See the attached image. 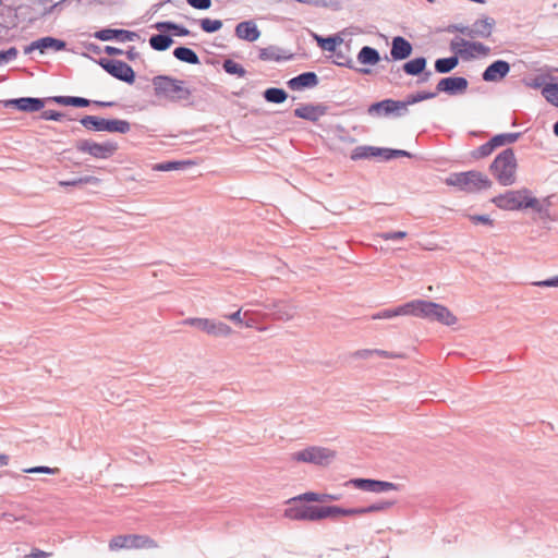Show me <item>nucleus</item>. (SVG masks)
<instances>
[{
	"label": "nucleus",
	"mask_w": 558,
	"mask_h": 558,
	"mask_svg": "<svg viewBox=\"0 0 558 558\" xmlns=\"http://www.w3.org/2000/svg\"><path fill=\"white\" fill-rule=\"evenodd\" d=\"M492 201L500 209L520 210L532 208L534 211L539 214L541 217L549 216L550 203L548 198L541 202L539 199L532 197L531 191L527 189L507 191L504 194L495 196Z\"/></svg>",
	"instance_id": "f257e3e1"
},
{
	"label": "nucleus",
	"mask_w": 558,
	"mask_h": 558,
	"mask_svg": "<svg viewBox=\"0 0 558 558\" xmlns=\"http://www.w3.org/2000/svg\"><path fill=\"white\" fill-rule=\"evenodd\" d=\"M518 162L514 150L506 148L499 153L489 166V171L502 186H509L517 181Z\"/></svg>",
	"instance_id": "f03ea898"
},
{
	"label": "nucleus",
	"mask_w": 558,
	"mask_h": 558,
	"mask_svg": "<svg viewBox=\"0 0 558 558\" xmlns=\"http://www.w3.org/2000/svg\"><path fill=\"white\" fill-rule=\"evenodd\" d=\"M411 316L425 318L451 326L457 323V317L446 306L424 300L411 301Z\"/></svg>",
	"instance_id": "7ed1b4c3"
},
{
	"label": "nucleus",
	"mask_w": 558,
	"mask_h": 558,
	"mask_svg": "<svg viewBox=\"0 0 558 558\" xmlns=\"http://www.w3.org/2000/svg\"><path fill=\"white\" fill-rule=\"evenodd\" d=\"M446 184L449 186H456L466 193H476L482 190L489 189L493 185V182L482 172L470 170L465 172L451 173L446 179Z\"/></svg>",
	"instance_id": "20e7f679"
},
{
	"label": "nucleus",
	"mask_w": 558,
	"mask_h": 558,
	"mask_svg": "<svg viewBox=\"0 0 558 558\" xmlns=\"http://www.w3.org/2000/svg\"><path fill=\"white\" fill-rule=\"evenodd\" d=\"M156 96H162L171 101L187 100L192 92L184 86V81L168 76L157 75L153 78Z\"/></svg>",
	"instance_id": "39448f33"
},
{
	"label": "nucleus",
	"mask_w": 558,
	"mask_h": 558,
	"mask_svg": "<svg viewBox=\"0 0 558 558\" xmlns=\"http://www.w3.org/2000/svg\"><path fill=\"white\" fill-rule=\"evenodd\" d=\"M80 123L92 132H109L126 134L131 130V124L126 120L106 119L98 116H84Z\"/></svg>",
	"instance_id": "423d86ee"
},
{
	"label": "nucleus",
	"mask_w": 558,
	"mask_h": 558,
	"mask_svg": "<svg viewBox=\"0 0 558 558\" xmlns=\"http://www.w3.org/2000/svg\"><path fill=\"white\" fill-rule=\"evenodd\" d=\"M108 547L111 551L122 549H154L158 547V544L147 535L120 534L110 538Z\"/></svg>",
	"instance_id": "0eeeda50"
},
{
	"label": "nucleus",
	"mask_w": 558,
	"mask_h": 558,
	"mask_svg": "<svg viewBox=\"0 0 558 558\" xmlns=\"http://www.w3.org/2000/svg\"><path fill=\"white\" fill-rule=\"evenodd\" d=\"M74 146L77 151L87 154L96 159H109L119 149L118 143L113 141L97 143L93 140H77Z\"/></svg>",
	"instance_id": "6e6552de"
},
{
	"label": "nucleus",
	"mask_w": 558,
	"mask_h": 558,
	"mask_svg": "<svg viewBox=\"0 0 558 558\" xmlns=\"http://www.w3.org/2000/svg\"><path fill=\"white\" fill-rule=\"evenodd\" d=\"M336 457V452L323 447H308L303 450L293 452L291 460L295 462L314 463L317 465H326Z\"/></svg>",
	"instance_id": "1a4fd4ad"
},
{
	"label": "nucleus",
	"mask_w": 558,
	"mask_h": 558,
	"mask_svg": "<svg viewBox=\"0 0 558 558\" xmlns=\"http://www.w3.org/2000/svg\"><path fill=\"white\" fill-rule=\"evenodd\" d=\"M97 63L112 77L132 85L135 82V72L128 63L117 59L100 58Z\"/></svg>",
	"instance_id": "9d476101"
},
{
	"label": "nucleus",
	"mask_w": 558,
	"mask_h": 558,
	"mask_svg": "<svg viewBox=\"0 0 558 558\" xmlns=\"http://www.w3.org/2000/svg\"><path fill=\"white\" fill-rule=\"evenodd\" d=\"M284 517L291 520L319 521L320 507L302 504L301 500H288Z\"/></svg>",
	"instance_id": "9b49d317"
},
{
	"label": "nucleus",
	"mask_w": 558,
	"mask_h": 558,
	"mask_svg": "<svg viewBox=\"0 0 558 558\" xmlns=\"http://www.w3.org/2000/svg\"><path fill=\"white\" fill-rule=\"evenodd\" d=\"M450 50L454 53L453 56H457L458 58L460 57L463 60H470L474 58L472 51L483 56H486L490 52V48L481 41H469L459 37L450 41Z\"/></svg>",
	"instance_id": "f8f14e48"
},
{
	"label": "nucleus",
	"mask_w": 558,
	"mask_h": 558,
	"mask_svg": "<svg viewBox=\"0 0 558 558\" xmlns=\"http://www.w3.org/2000/svg\"><path fill=\"white\" fill-rule=\"evenodd\" d=\"M183 325L197 327L198 329L205 331L211 336H230L232 333V329L225 323L214 322L208 318H187L183 320Z\"/></svg>",
	"instance_id": "ddd939ff"
},
{
	"label": "nucleus",
	"mask_w": 558,
	"mask_h": 558,
	"mask_svg": "<svg viewBox=\"0 0 558 558\" xmlns=\"http://www.w3.org/2000/svg\"><path fill=\"white\" fill-rule=\"evenodd\" d=\"M367 113L372 117H387L390 114L402 117L405 114L401 100L390 98L372 104L367 109Z\"/></svg>",
	"instance_id": "4468645a"
},
{
	"label": "nucleus",
	"mask_w": 558,
	"mask_h": 558,
	"mask_svg": "<svg viewBox=\"0 0 558 558\" xmlns=\"http://www.w3.org/2000/svg\"><path fill=\"white\" fill-rule=\"evenodd\" d=\"M469 87V81L463 76H447L439 80L436 85L437 95L439 93L447 94L449 96L462 95Z\"/></svg>",
	"instance_id": "2eb2a0df"
},
{
	"label": "nucleus",
	"mask_w": 558,
	"mask_h": 558,
	"mask_svg": "<svg viewBox=\"0 0 558 558\" xmlns=\"http://www.w3.org/2000/svg\"><path fill=\"white\" fill-rule=\"evenodd\" d=\"M51 100L62 106H72L76 108H85L89 105H95L101 108H108L116 105L113 101L89 100L87 98L77 96H54L51 98Z\"/></svg>",
	"instance_id": "dca6fc26"
},
{
	"label": "nucleus",
	"mask_w": 558,
	"mask_h": 558,
	"mask_svg": "<svg viewBox=\"0 0 558 558\" xmlns=\"http://www.w3.org/2000/svg\"><path fill=\"white\" fill-rule=\"evenodd\" d=\"M66 47V43L64 40L54 38V37H43L35 41H32L28 46L24 48V53H31L34 50H39L40 53H45L48 49H53L54 51L64 50Z\"/></svg>",
	"instance_id": "f3484780"
},
{
	"label": "nucleus",
	"mask_w": 558,
	"mask_h": 558,
	"mask_svg": "<svg viewBox=\"0 0 558 558\" xmlns=\"http://www.w3.org/2000/svg\"><path fill=\"white\" fill-rule=\"evenodd\" d=\"M328 107L324 104H305L294 109L293 114L296 118L311 122H317L320 117L325 116Z\"/></svg>",
	"instance_id": "a211bd4d"
},
{
	"label": "nucleus",
	"mask_w": 558,
	"mask_h": 558,
	"mask_svg": "<svg viewBox=\"0 0 558 558\" xmlns=\"http://www.w3.org/2000/svg\"><path fill=\"white\" fill-rule=\"evenodd\" d=\"M4 107H14L23 112H36L44 108L45 100L35 97H21L3 101Z\"/></svg>",
	"instance_id": "6ab92c4d"
},
{
	"label": "nucleus",
	"mask_w": 558,
	"mask_h": 558,
	"mask_svg": "<svg viewBox=\"0 0 558 558\" xmlns=\"http://www.w3.org/2000/svg\"><path fill=\"white\" fill-rule=\"evenodd\" d=\"M94 37L101 41L117 39L124 43L137 39L138 35L137 33L128 29L104 28L95 32Z\"/></svg>",
	"instance_id": "aec40b11"
},
{
	"label": "nucleus",
	"mask_w": 558,
	"mask_h": 558,
	"mask_svg": "<svg viewBox=\"0 0 558 558\" xmlns=\"http://www.w3.org/2000/svg\"><path fill=\"white\" fill-rule=\"evenodd\" d=\"M510 72V64L505 60H496L492 62L482 73L485 82H499Z\"/></svg>",
	"instance_id": "412c9836"
},
{
	"label": "nucleus",
	"mask_w": 558,
	"mask_h": 558,
	"mask_svg": "<svg viewBox=\"0 0 558 558\" xmlns=\"http://www.w3.org/2000/svg\"><path fill=\"white\" fill-rule=\"evenodd\" d=\"M413 51L412 44L402 36H396L392 38L390 56L395 61H401L408 59Z\"/></svg>",
	"instance_id": "4be33fe9"
},
{
	"label": "nucleus",
	"mask_w": 558,
	"mask_h": 558,
	"mask_svg": "<svg viewBox=\"0 0 558 558\" xmlns=\"http://www.w3.org/2000/svg\"><path fill=\"white\" fill-rule=\"evenodd\" d=\"M319 78L315 72H303L287 82V85L292 90H303L305 88H313L317 86Z\"/></svg>",
	"instance_id": "5701e85b"
},
{
	"label": "nucleus",
	"mask_w": 558,
	"mask_h": 558,
	"mask_svg": "<svg viewBox=\"0 0 558 558\" xmlns=\"http://www.w3.org/2000/svg\"><path fill=\"white\" fill-rule=\"evenodd\" d=\"M235 36L240 39L254 43L259 38L260 31L254 21H243L235 26Z\"/></svg>",
	"instance_id": "b1692460"
},
{
	"label": "nucleus",
	"mask_w": 558,
	"mask_h": 558,
	"mask_svg": "<svg viewBox=\"0 0 558 558\" xmlns=\"http://www.w3.org/2000/svg\"><path fill=\"white\" fill-rule=\"evenodd\" d=\"M495 20L489 16L483 15L481 19L476 20L471 27L470 38L482 37L488 38L490 37L493 29L495 27Z\"/></svg>",
	"instance_id": "393cba45"
},
{
	"label": "nucleus",
	"mask_w": 558,
	"mask_h": 558,
	"mask_svg": "<svg viewBox=\"0 0 558 558\" xmlns=\"http://www.w3.org/2000/svg\"><path fill=\"white\" fill-rule=\"evenodd\" d=\"M155 29L161 33H171L174 36H187L190 31L182 25L171 21L157 22L153 25Z\"/></svg>",
	"instance_id": "a878e982"
},
{
	"label": "nucleus",
	"mask_w": 558,
	"mask_h": 558,
	"mask_svg": "<svg viewBox=\"0 0 558 558\" xmlns=\"http://www.w3.org/2000/svg\"><path fill=\"white\" fill-rule=\"evenodd\" d=\"M427 60L425 57H417L402 65V70L405 74L411 76H420L426 69Z\"/></svg>",
	"instance_id": "bb28decb"
},
{
	"label": "nucleus",
	"mask_w": 558,
	"mask_h": 558,
	"mask_svg": "<svg viewBox=\"0 0 558 558\" xmlns=\"http://www.w3.org/2000/svg\"><path fill=\"white\" fill-rule=\"evenodd\" d=\"M355 515V508L343 509L338 506H325L320 507V520L331 518L337 519L339 517H352Z\"/></svg>",
	"instance_id": "cd10ccee"
},
{
	"label": "nucleus",
	"mask_w": 558,
	"mask_h": 558,
	"mask_svg": "<svg viewBox=\"0 0 558 558\" xmlns=\"http://www.w3.org/2000/svg\"><path fill=\"white\" fill-rule=\"evenodd\" d=\"M172 44L173 39L169 33L160 32L159 34L151 35L149 38V46L156 51H165L170 48Z\"/></svg>",
	"instance_id": "c85d7f7f"
},
{
	"label": "nucleus",
	"mask_w": 558,
	"mask_h": 558,
	"mask_svg": "<svg viewBox=\"0 0 558 558\" xmlns=\"http://www.w3.org/2000/svg\"><path fill=\"white\" fill-rule=\"evenodd\" d=\"M357 61L365 65H375L380 61V54L377 49L364 46L357 53Z\"/></svg>",
	"instance_id": "c756f323"
},
{
	"label": "nucleus",
	"mask_w": 558,
	"mask_h": 558,
	"mask_svg": "<svg viewBox=\"0 0 558 558\" xmlns=\"http://www.w3.org/2000/svg\"><path fill=\"white\" fill-rule=\"evenodd\" d=\"M380 155V147H374V146H357L355 147L350 155V158L352 160H361V159H369L374 157H379Z\"/></svg>",
	"instance_id": "7c9ffc66"
},
{
	"label": "nucleus",
	"mask_w": 558,
	"mask_h": 558,
	"mask_svg": "<svg viewBox=\"0 0 558 558\" xmlns=\"http://www.w3.org/2000/svg\"><path fill=\"white\" fill-rule=\"evenodd\" d=\"M173 56L179 61H182V62H185L189 64H199L201 63V60H199L197 53L189 47L180 46V47L174 48Z\"/></svg>",
	"instance_id": "2f4dec72"
},
{
	"label": "nucleus",
	"mask_w": 558,
	"mask_h": 558,
	"mask_svg": "<svg viewBox=\"0 0 558 558\" xmlns=\"http://www.w3.org/2000/svg\"><path fill=\"white\" fill-rule=\"evenodd\" d=\"M436 96H437V93L425 92V90L417 92L414 94H409L404 100H401V104H403V111L407 113L408 107L410 105H414V104H417L423 100H428V99L435 98Z\"/></svg>",
	"instance_id": "473e14b6"
},
{
	"label": "nucleus",
	"mask_w": 558,
	"mask_h": 558,
	"mask_svg": "<svg viewBox=\"0 0 558 558\" xmlns=\"http://www.w3.org/2000/svg\"><path fill=\"white\" fill-rule=\"evenodd\" d=\"M459 64V59L457 56H451L448 58H439L435 61V71L440 74L450 73L453 69Z\"/></svg>",
	"instance_id": "72a5a7b5"
},
{
	"label": "nucleus",
	"mask_w": 558,
	"mask_h": 558,
	"mask_svg": "<svg viewBox=\"0 0 558 558\" xmlns=\"http://www.w3.org/2000/svg\"><path fill=\"white\" fill-rule=\"evenodd\" d=\"M192 165H194V162L191 160H173V161L156 163V165H154L153 170L163 171V172L173 171V170H183Z\"/></svg>",
	"instance_id": "f704fd0d"
},
{
	"label": "nucleus",
	"mask_w": 558,
	"mask_h": 558,
	"mask_svg": "<svg viewBox=\"0 0 558 558\" xmlns=\"http://www.w3.org/2000/svg\"><path fill=\"white\" fill-rule=\"evenodd\" d=\"M339 496L337 495H329V494H317L313 492L301 494L296 497H293L292 500H301V501H316V502H325V501H332L338 500Z\"/></svg>",
	"instance_id": "c9c22d12"
},
{
	"label": "nucleus",
	"mask_w": 558,
	"mask_h": 558,
	"mask_svg": "<svg viewBox=\"0 0 558 558\" xmlns=\"http://www.w3.org/2000/svg\"><path fill=\"white\" fill-rule=\"evenodd\" d=\"M263 96L267 102L282 104L287 100L288 93L283 88L269 87L263 93Z\"/></svg>",
	"instance_id": "e433bc0d"
},
{
	"label": "nucleus",
	"mask_w": 558,
	"mask_h": 558,
	"mask_svg": "<svg viewBox=\"0 0 558 558\" xmlns=\"http://www.w3.org/2000/svg\"><path fill=\"white\" fill-rule=\"evenodd\" d=\"M411 302L405 303L395 310H385L373 316L374 319L392 318L400 315H411Z\"/></svg>",
	"instance_id": "4c0bfd02"
},
{
	"label": "nucleus",
	"mask_w": 558,
	"mask_h": 558,
	"mask_svg": "<svg viewBox=\"0 0 558 558\" xmlns=\"http://www.w3.org/2000/svg\"><path fill=\"white\" fill-rule=\"evenodd\" d=\"M318 46L326 51L336 52L337 46L342 43L339 36L319 37L316 36Z\"/></svg>",
	"instance_id": "58836bf2"
},
{
	"label": "nucleus",
	"mask_w": 558,
	"mask_h": 558,
	"mask_svg": "<svg viewBox=\"0 0 558 558\" xmlns=\"http://www.w3.org/2000/svg\"><path fill=\"white\" fill-rule=\"evenodd\" d=\"M3 519L5 522H8L10 524L15 523V522H22L29 526L37 525V522L34 519V517L26 514V513H22L20 515H15L14 513H3Z\"/></svg>",
	"instance_id": "ea45409f"
},
{
	"label": "nucleus",
	"mask_w": 558,
	"mask_h": 558,
	"mask_svg": "<svg viewBox=\"0 0 558 558\" xmlns=\"http://www.w3.org/2000/svg\"><path fill=\"white\" fill-rule=\"evenodd\" d=\"M542 95L551 105L558 107V83H548L542 89Z\"/></svg>",
	"instance_id": "a19ab883"
},
{
	"label": "nucleus",
	"mask_w": 558,
	"mask_h": 558,
	"mask_svg": "<svg viewBox=\"0 0 558 558\" xmlns=\"http://www.w3.org/2000/svg\"><path fill=\"white\" fill-rule=\"evenodd\" d=\"M392 505H393V502H391V501H380V502L371 505L368 507L355 508V515L385 511V510L389 509Z\"/></svg>",
	"instance_id": "79ce46f5"
},
{
	"label": "nucleus",
	"mask_w": 558,
	"mask_h": 558,
	"mask_svg": "<svg viewBox=\"0 0 558 558\" xmlns=\"http://www.w3.org/2000/svg\"><path fill=\"white\" fill-rule=\"evenodd\" d=\"M222 69L231 75H238L240 77L245 76L246 70L242 66V64L235 62L232 59H226L222 63Z\"/></svg>",
	"instance_id": "37998d69"
},
{
	"label": "nucleus",
	"mask_w": 558,
	"mask_h": 558,
	"mask_svg": "<svg viewBox=\"0 0 558 558\" xmlns=\"http://www.w3.org/2000/svg\"><path fill=\"white\" fill-rule=\"evenodd\" d=\"M495 148H497V147L494 144L493 140L490 138L488 142H486L485 144H483V145L478 146L476 149H474L471 153V156L474 159L485 158V157L489 156L494 151Z\"/></svg>",
	"instance_id": "c03bdc74"
},
{
	"label": "nucleus",
	"mask_w": 558,
	"mask_h": 558,
	"mask_svg": "<svg viewBox=\"0 0 558 558\" xmlns=\"http://www.w3.org/2000/svg\"><path fill=\"white\" fill-rule=\"evenodd\" d=\"M521 133H501L492 137L496 147L504 146L506 144H512L518 141Z\"/></svg>",
	"instance_id": "a18cd8bd"
},
{
	"label": "nucleus",
	"mask_w": 558,
	"mask_h": 558,
	"mask_svg": "<svg viewBox=\"0 0 558 558\" xmlns=\"http://www.w3.org/2000/svg\"><path fill=\"white\" fill-rule=\"evenodd\" d=\"M99 182V179L94 175H85L81 178H76L69 181H60V186H78L84 184H96Z\"/></svg>",
	"instance_id": "49530a36"
},
{
	"label": "nucleus",
	"mask_w": 558,
	"mask_h": 558,
	"mask_svg": "<svg viewBox=\"0 0 558 558\" xmlns=\"http://www.w3.org/2000/svg\"><path fill=\"white\" fill-rule=\"evenodd\" d=\"M201 28L205 33H216L222 27V22L220 20H210L208 17L199 20Z\"/></svg>",
	"instance_id": "de8ad7c7"
},
{
	"label": "nucleus",
	"mask_w": 558,
	"mask_h": 558,
	"mask_svg": "<svg viewBox=\"0 0 558 558\" xmlns=\"http://www.w3.org/2000/svg\"><path fill=\"white\" fill-rule=\"evenodd\" d=\"M407 232L393 231V232H379L374 235V241H399L405 238Z\"/></svg>",
	"instance_id": "09e8293b"
},
{
	"label": "nucleus",
	"mask_w": 558,
	"mask_h": 558,
	"mask_svg": "<svg viewBox=\"0 0 558 558\" xmlns=\"http://www.w3.org/2000/svg\"><path fill=\"white\" fill-rule=\"evenodd\" d=\"M348 484H352L354 487L368 492H376V481L375 480H366V478H354L348 482Z\"/></svg>",
	"instance_id": "8fccbe9b"
},
{
	"label": "nucleus",
	"mask_w": 558,
	"mask_h": 558,
	"mask_svg": "<svg viewBox=\"0 0 558 558\" xmlns=\"http://www.w3.org/2000/svg\"><path fill=\"white\" fill-rule=\"evenodd\" d=\"M333 63L339 66L353 69L352 59L342 50H336Z\"/></svg>",
	"instance_id": "3c124183"
},
{
	"label": "nucleus",
	"mask_w": 558,
	"mask_h": 558,
	"mask_svg": "<svg viewBox=\"0 0 558 558\" xmlns=\"http://www.w3.org/2000/svg\"><path fill=\"white\" fill-rule=\"evenodd\" d=\"M40 118L44 120L62 121L66 118V114L54 110H45L41 112Z\"/></svg>",
	"instance_id": "603ef678"
},
{
	"label": "nucleus",
	"mask_w": 558,
	"mask_h": 558,
	"mask_svg": "<svg viewBox=\"0 0 558 558\" xmlns=\"http://www.w3.org/2000/svg\"><path fill=\"white\" fill-rule=\"evenodd\" d=\"M445 31L447 33H460L468 37H470V35H471V27L462 25V24H450L445 28Z\"/></svg>",
	"instance_id": "864d4df0"
},
{
	"label": "nucleus",
	"mask_w": 558,
	"mask_h": 558,
	"mask_svg": "<svg viewBox=\"0 0 558 558\" xmlns=\"http://www.w3.org/2000/svg\"><path fill=\"white\" fill-rule=\"evenodd\" d=\"M17 49L15 47H11L8 50H0V57L2 63H7L9 61L14 60L17 57Z\"/></svg>",
	"instance_id": "5fc2aeb1"
},
{
	"label": "nucleus",
	"mask_w": 558,
	"mask_h": 558,
	"mask_svg": "<svg viewBox=\"0 0 558 558\" xmlns=\"http://www.w3.org/2000/svg\"><path fill=\"white\" fill-rule=\"evenodd\" d=\"M186 2L197 10H208L211 7V0H186Z\"/></svg>",
	"instance_id": "6e6d98bb"
},
{
	"label": "nucleus",
	"mask_w": 558,
	"mask_h": 558,
	"mask_svg": "<svg viewBox=\"0 0 558 558\" xmlns=\"http://www.w3.org/2000/svg\"><path fill=\"white\" fill-rule=\"evenodd\" d=\"M27 473H47V474H57L59 473L58 468H48V466H36L32 469L25 470Z\"/></svg>",
	"instance_id": "4d7b16f0"
},
{
	"label": "nucleus",
	"mask_w": 558,
	"mask_h": 558,
	"mask_svg": "<svg viewBox=\"0 0 558 558\" xmlns=\"http://www.w3.org/2000/svg\"><path fill=\"white\" fill-rule=\"evenodd\" d=\"M51 556V553L44 551L38 548H34L29 554L25 555L24 558H48Z\"/></svg>",
	"instance_id": "13d9d810"
},
{
	"label": "nucleus",
	"mask_w": 558,
	"mask_h": 558,
	"mask_svg": "<svg viewBox=\"0 0 558 558\" xmlns=\"http://www.w3.org/2000/svg\"><path fill=\"white\" fill-rule=\"evenodd\" d=\"M395 488V484L390 482L376 481V493L388 492Z\"/></svg>",
	"instance_id": "bf43d9fd"
},
{
	"label": "nucleus",
	"mask_w": 558,
	"mask_h": 558,
	"mask_svg": "<svg viewBox=\"0 0 558 558\" xmlns=\"http://www.w3.org/2000/svg\"><path fill=\"white\" fill-rule=\"evenodd\" d=\"M474 223L492 225V220L487 215H475L471 217Z\"/></svg>",
	"instance_id": "052dcab7"
},
{
	"label": "nucleus",
	"mask_w": 558,
	"mask_h": 558,
	"mask_svg": "<svg viewBox=\"0 0 558 558\" xmlns=\"http://www.w3.org/2000/svg\"><path fill=\"white\" fill-rule=\"evenodd\" d=\"M535 284L539 286V287H558V277H555V278H551L548 280H544V281H538Z\"/></svg>",
	"instance_id": "680f3d73"
},
{
	"label": "nucleus",
	"mask_w": 558,
	"mask_h": 558,
	"mask_svg": "<svg viewBox=\"0 0 558 558\" xmlns=\"http://www.w3.org/2000/svg\"><path fill=\"white\" fill-rule=\"evenodd\" d=\"M85 48H86L89 52L95 53V54H100L101 52H104V49H102L100 46H98V45H96V44H94V43H88V44H86V45H85Z\"/></svg>",
	"instance_id": "e2e57ef3"
},
{
	"label": "nucleus",
	"mask_w": 558,
	"mask_h": 558,
	"mask_svg": "<svg viewBox=\"0 0 558 558\" xmlns=\"http://www.w3.org/2000/svg\"><path fill=\"white\" fill-rule=\"evenodd\" d=\"M104 52L108 56H120L123 53L122 49L112 46H106Z\"/></svg>",
	"instance_id": "0e129e2a"
},
{
	"label": "nucleus",
	"mask_w": 558,
	"mask_h": 558,
	"mask_svg": "<svg viewBox=\"0 0 558 558\" xmlns=\"http://www.w3.org/2000/svg\"><path fill=\"white\" fill-rule=\"evenodd\" d=\"M259 58L262 60H269V59H272V60H276V61H280L281 60V58L279 56L275 57L272 54H269L267 48H264V49L260 50Z\"/></svg>",
	"instance_id": "69168bd1"
},
{
	"label": "nucleus",
	"mask_w": 558,
	"mask_h": 558,
	"mask_svg": "<svg viewBox=\"0 0 558 558\" xmlns=\"http://www.w3.org/2000/svg\"><path fill=\"white\" fill-rule=\"evenodd\" d=\"M390 156H393V158H398V157H408V158H411L412 155L411 153L407 151V150H403V149H393L392 148V151H390Z\"/></svg>",
	"instance_id": "338daca9"
},
{
	"label": "nucleus",
	"mask_w": 558,
	"mask_h": 558,
	"mask_svg": "<svg viewBox=\"0 0 558 558\" xmlns=\"http://www.w3.org/2000/svg\"><path fill=\"white\" fill-rule=\"evenodd\" d=\"M125 54L130 61H134L135 59L140 58V53L135 50V47L133 46L129 48Z\"/></svg>",
	"instance_id": "774afa93"
}]
</instances>
